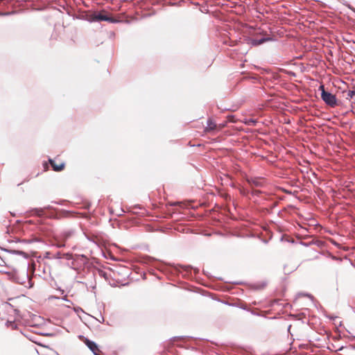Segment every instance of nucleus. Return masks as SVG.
<instances>
[{
    "label": "nucleus",
    "instance_id": "f257e3e1",
    "mask_svg": "<svg viewBox=\"0 0 355 355\" xmlns=\"http://www.w3.org/2000/svg\"><path fill=\"white\" fill-rule=\"evenodd\" d=\"M35 263L32 261L27 266H23L20 269H15L12 273V279L26 287L31 288L33 283L31 281L32 276L35 272Z\"/></svg>",
    "mask_w": 355,
    "mask_h": 355
},
{
    "label": "nucleus",
    "instance_id": "f03ea898",
    "mask_svg": "<svg viewBox=\"0 0 355 355\" xmlns=\"http://www.w3.org/2000/svg\"><path fill=\"white\" fill-rule=\"evenodd\" d=\"M320 89L321 90L322 99L331 107H335L337 105L336 96L328 92H326L323 85L320 86Z\"/></svg>",
    "mask_w": 355,
    "mask_h": 355
},
{
    "label": "nucleus",
    "instance_id": "7ed1b4c3",
    "mask_svg": "<svg viewBox=\"0 0 355 355\" xmlns=\"http://www.w3.org/2000/svg\"><path fill=\"white\" fill-rule=\"evenodd\" d=\"M225 124H218L217 125L214 121L211 119H209L207 121V125L205 128V132H210L214 130H220L225 127Z\"/></svg>",
    "mask_w": 355,
    "mask_h": 355
},
{
    "label": "nucleus",
    "instance_id": "20e7f679",
    "mask_svg": "<svg viewBox=\"0 0 355 355\" xmlns=\"http://www.w3.org/2000/svg\"><path fill=\"white\" fill-rule=\"evenodd\" d=\"M271 38L270 37H263L260 39H256V38H248L247 43L252 46H259L262 44L263 43L266 42L270 41Z\"/></svg>",
    "mask_w": 355,
    "mask_h": 355
},
{
    "label": "nucleus",
    "instance_id": "39448f33",
    "mask_svg": "<svg viewBox=\"0 0 355 355\" xmlns=\"http://www.w3.org/2000/svg\"><path fill=\"white\" fill-rule=\"evenodd\" d=\"M51 166H52L53 171H62L64 170L65 167V163L63 162H60L57 163L55 159H49V160Z\"/></svg>",
    "mask_w": 355,
    "mask_h": 355
},
{
    "label": "nucleus",
    "instance_id": "423d86ee",
    "mask_svg": "<svg viewBox=\"0 0 355 355\" xmlns=\"http://www.w3.org/2000/svg\"><path fill=\"white\" fill-rule=\"evenodd\" d=\"M82 340L93 353L101 352L97 345L94 342L91 341L87 338H83Z\"/></svg>",
    "mask_w": 355,
    "mask_h": 355
},
{
    "label": "nucleus",
    "instance_id": "0eeeda50",
    "mask_svg": "<svg viewBox=\"0 0 355 355\" xmlns=\"http://www.w3.org/2000/svg\"><path fill=\"white\" fill-rule=\"evenodd\" d=\"M94 20L96 21H109L110 20V18L108 17H107L106 15H103V14H98V15H96L94 16Z\"/></svg>",
    "mask_w": 355,
    "mask_h": 355
},
{
    "label": "nucleus",
    "instance_id": "6e6552de",
    "mask_svg": "<svg viewBox=\"0 0 355 355\" xmlns=\"http://www.w3.org/2000/svg\"><path fill=\"white\" fill-rule=\"evenodd\" d=\"M6 326L8 328H10L12 330L16 329L17 328V324L14 321H8L6 322Z\"/></svg>",
    "mask_w": 355,
    "mask_h": 355
},
{
    "label": "nucleus",
    "instance_id": "1a4fd4ad",
    "mask_svg": "<svg viewBox=\"0 0 355 355\" xmlns=\"http://www.w3.org/2000/svg\"><path fill=\"white\" fill-rule=\"evenodd\" d=\"M32 211L34 213V214L38 216H42L44 214V210L43 209H35Z\"/></svg>",
    "mask_w": 355,
    "mask_h": 355
},
{
    "label": "nucleus",
    "instance_id": "9d476101",
    "mask_svg": "<svg viewBox=\"0 0 355 355\" xmlns=\"http://www.w3.org/2000/svg\"><path fill=\"white\" fill-rule=\"evenodd\" d=\"M72 235V232L69 231V232H64L62 234V236L63 237V239L65 241L67 240L69 237H70Z\"/></svg>",
    "mask_w": 355,
    "mask_h": 355
},
{
    "label": "nucleus",
    "instance_id": "9b49d317",
    "mask_svg": "<svg viewBox=\"0 0 355 355\" xmlns=\"http://www.w3.org/2000/svg\"><path fill=\"white\" fill-rule=\"evenodd\" d=\"M255 123H256V121H255V120H253V119H250V120H249V121L247 122V123H248V125L254 124Z\"/></svg>",
    "mask_w": 355,
    "mask_h": 355
},
{
    "label": "nucleus",
    "instance_id": "f8f14e48",
    "mask_svg": "<svg viewBox=\"0 0 355 355\" xmlns=\"http://www.w3.org/2000/svg\"><path fill=\"white\" fill-rule=\"evenodd\" d=\"M354 93H355V92H353V91H349V92H348V96H349V97L352 98V96H353V95L354 94Z\"/></svg>",
    "mask_w": 355,
    "mask_h": 355
},
{
    "label": "nucleus",
    "instance_id": "ddd939ff",
    "mask_svg": "<svg viewBox=\"0 0 355 355\" xmlns=\"http://www.w3.org/2000/svg\"><path fill=\"white\" fill-rule=\"evenodd\" d=\"M253 183L256 185V186H261V183L259 182V180H254L253 181Z\"/></svg>",
    "mask_w": 355,
    "mask_h": 355
},
{
    "label": "nucleus",
    "instance_id": "4468645a",
    "mask_svg": "<svg viewBox=\"0 0 355 355\" xmlns=\"http://www.w3.org/2000/svg\"><path fill=\"white\" fill-rule=\"evenodd\" d=\"M99 353H100V352H95V353H94V355H100V354H99Z\"/></svg>",
    "mask_w": 355,
    "mask_h": 355
},
{
    "label": "nucleus",
    "instance_id": "2eb2a0df",
    "mask_svg": "<svg viewBox=\"0 0 355 355\" xmlns=\"http://www.w3.org/2000/svg\"><path fill=\"white\" fill-rule=\"evenodd\" d=\"M99 353H100V352H95V353H94V355H100V354H99Z\"/></svg>",
    "mask_w": 355,
    "mask_h": 355
}]
</instances>
